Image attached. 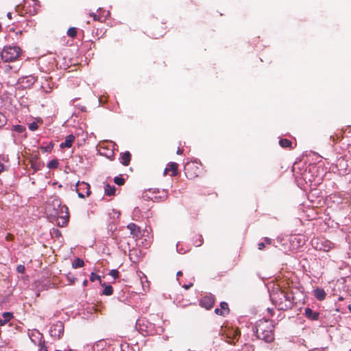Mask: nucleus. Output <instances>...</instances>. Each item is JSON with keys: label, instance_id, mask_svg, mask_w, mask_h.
Listing matches in <instances>:
<instances>
[{"label": "nucleus", "instance_id": "36", "mask_svg": "<svg viewBox=\"0 0 351 351\" xmlns=\"http://www.w3.org/2000/svg\"><path fill=\"white\" fill-rule=\"evenodd\" d=\"M264 247H265V243H264L261 242V243H259L258 244V250H263V249H264Z\"/></svg>", "mask_w": 351, "mask_h": 351}, {"label": "nucleus", "instance_id": "43", "mask_svg": "<svg viewBox=\"0 0 351 351\" xmlns=\"http://www.w3.org/2000/svg\"><path fill=\"white\" fill-rule=\"evenodd\" d=\"M176 275H177V276H180L182 275V272L181 271H179L177 272Z\"/></svg>", "mask_w": 351, "mask_h": 351}, {"label": "nucleus", "instance_id": "13", "mask_svg": "<svg viewBox=\"0 0 351 351\" xmlns=\"http://www.w3.org/2000/svg\"><path fill=\"white\" fill-rule=\"evenodd\" d=\"M75 140V136L73 134H69L66 136L64 142L60 144L61 148H69L72 146V144Z\"/></svg>", "mask_w": 351, "mask_h": 351}, {"label": "nucleus", "instance_id": "39", "mask_svg": "<svg viewBox=\"0 0 351 351\" xmlns=\"http://www.w3.org/2000/svg\"><path fill=\"white\" fill-rule=\"evenodd\" d=\"M21 8H22V5H18V6H16V11L17 12H21V13H23V11H21Z\"/></svg>", "mask_w": 351, "mask_h": 351}, {"label": "nucleus", "instance_id": "20", "mask_svg": "<svg viewBox=\"0 0 351 351\" xmlns=\"http://www.w3.org/2000/svg\"><path fill=\"white\" fill-rule=\"evenodd\" d=\"M84 265V262L82 259L80 258H76L73 263H72V267L75 269L76 268H78V267H83Z\"/></svg>", "mask_w": 351, "mask_h": 351}, {"label": "nucleus", "instance_id": "46", "mask_svg": "<svg viewBox=\"0 0 351 351\" xmlns=\"http://www.w3.org/2000/svg\"><path fill=\"white\" fill-rule=\"evenodd\" d=\"M177 251H178V252H179V253H180V254H182V252H181V250H180L178 249V244H177Z\"/></svg>", "mask_w": 351, "mask_h": 351}, {"label": "nucleus", "instance_id": "48", "mask_svg": "<svg viewBox=\"0 0 351 351\" xmlns=\"http://www.w3.org/2000/svg\"><path fill=\"white\" fill-rule=\"evenodd\" d=\"M338 300H343V298H342V297H339V298H338Z\"/></svg>", "mask_w": 351, "mask_h": 351}, {"label": "nucleus", "instance_id": "6", "mask_svg": "<svg viewBox=\"0 0 351 351\" xmlns=\"http://www.w3.org/2000/svg\"><path fill=\"white\" fill-rule=\"evenodd\" d=\"M64 328L63 322L58 321L51 326L50 335L52 337L60 339L64 334Z\"/></svg>", "mask_w": 351, "mask_h": 351}, {"label": "nucleus", "instance_id": "10", "mask_svg": "<svg viewBox=\"0 0 351 351\" xmlns=\"http://www.w3.org/2000/svg\"><path fill=\"white\" fill-rule=\"evenodd\" d=\"M127 228L130 231L131 235L134 237H138L141 234L140 228L134 223H130Z\"/></svg>", "mask_w": 351, "mask_h": 351}, {"label": "nucleus", "instance_id": "18", "mask_svg": "<svg viewBox=\"0 0 351 351\" xmlns=\"http://www.w3.org/2000/svg\"><path fill=\"white\" fill-rule=\"evenodd\" d=\"M116 187L109 184H106L104 187L105 194L108 196L114 195L115 194Z\"/></svg>", "mask_w": 351, "mask_h": 351}, {"label": "nucleus", "instance_id": "14", "mask_svg": "<svg viewBox=\"0 0 351 351\" xmlns=\"http://www.w3.org/2000/svg\"><path fill=\"white\" fill-rule=\"evenodd\" d=\"M178 164L176 162H170L168 167L164 171V175H166L168 171H171V176L177 175Z\"/></svg>", "mask_w": 351, "mask_h": 351}, {"label": "nucleus", "instance_id": "35", "mask_svg": "<svg viewBox=\"0 0 351 351\" xmlns=\"http://www.w3.org/2000/svg\"><path fill=\"white\" fill-rule=\"evenodd\" d=\"M39 351H47V348L46 346L43 343H39Z\"/></svg>", "mask_w": 351, "mask_h": 351}, {"label": "nucleus", "instance_id": "27", "mask_svg": "<svg viewBox=\"0 0 351 351\" xmlns=\"http://www.w3.org/2000/svg\"><path fill=\"white\" fill-rule=\"evenodd\" d=\"M96 280H99L100 284H101V277H100L99 276H98L97 274H96L95 273L92 272V273L90 274V280L91 282H94V281H95Z\"/></svg>", "mask_w": 351, "mask_h": 351}, {"label": "nucleus", "instance_id": "3", "mask_svg": "<svg viewBox=\"0 0 351 351\" xmlns=\"http://www.w3.org/2000/svg\"><path fill=\"white\" fill-rule=\"evenodd\" d=\"M21 52V49L19 46L6 45L1 52V58L5 62H14L19 58Z\"/></svg>", "mask_w": 351, "mask_h": 351}, {"label": "nucleus", "instance_id": "4", "mask_svg": "<svg viewBox=\"0 0 351 351\" xmlns=\"http://www.w3.org/2000/svg\"><path fill=\"white\" fill-rule=\"evenodd\" d=\"M270 330H274V326L273 322L267 319L258 320L252 328L254 334L258 339L264 332H269Z\"/></svg>", "mask_w": 351, "mask_h": 351}, {"label": "nucleus", "instance_id": "28", "mask_svg": "<svg viewBox=\"0 0 351 351\" xmlns=\"http://www.w3.org/2000/svg\"><path fill=\"white\" fill-rule=\"evenodd\" d=\"M29 130L31 131H35L38 129V124L36 122H32L28 125Z\"/></svg>", "mask_w": 351, "mask_h": 351}, {"label": "nucleus", "instance_id": "16", "mask_svg": "<svg viewBox=\"0 0 351 351\" xmlns=\"http://www.w3.org/2000/svg\"><path fill=\"white\" fill-rule=\"evenodd\" d=\"M121 162L124 166H128L131 160V154L129 152H124L121 156Z\"/></svg>", "mask_w": 351, "mask_h": 351}, {"label": "nucleus", "instance_id": "17", "mask_svg": "<svg viewBox=\"0 0 351 351\" xmlns=\"http://www.w3.org/2000/svg\"><path fill=\"white\" fill-rule=\"evenodd\" d=\"M326 292L323 289L317 288L314 290V296L318 300H323L326 297Z\"/></svg>", "mask_w": 351, "mask_h": 351}, {"label": "nucleus", "instance_id": "23", "mask_svg": "<svg viewBox=\"0 0 351 351\" xmlns=\"http://www.w3.org/2000/svg\"><path fill=\"white\" fill-rule=\"evenodd\" d=\"M59 165L58 160L56 159L51 160L47 165L49 169H56Z\"/></svg>", "mask_w": 351, "mask_h": 351}, {"label": "nucleus", "instance_id": "44", "mask_svg": "<svg viewBox=\"0 0 351 351\" xmlns=\"http://www.w3.org/2000/svg\"><path fill=\"white\" fill-rule=\"evenodd\" d=\"M87 284H88V281H87V280H84V282H83V285H84V286H86V285H87Z\"/></svg>", "mask_w": 351, "mask_h": 351}, {"label": "nucleus", "instance_id": "2", "mask_svg": "<svg viewBox=\"0 0 351 351\" xmlns=\"http://www.w3.org/2000/svg\"><path fill=\"white\" fill-rule=\"evenodd\" d=\"M53 206L54 209V215L58 217L57 224L60 227L65 226L69 218L68 208L65 205H62L58 199L53 200Z\"/></svg>", "mask_w": 351, "mask_h": 351}, {"label": "nucleus", "instance_id": "26", "mask_svg": "<svg viewBox=\"0 0 351 351\" xmlns=\"http://www.w3.org/2000/svg\"><path fill=\"white\" fill-rule=\"evenodd\" d=\"M114 182L116 184L119 186H122L125 183V180L120 176H116L114 178Z\"/></svg>", "mask_w": 351, "mask_h": 351}, {"label": "nucleus", "instance_id": "12", "mask_svg": "<svg viewBox=\"0 0 351 351\" xmlns=\"http://www.w3.org/2000/svg\"><path fill=\"white\" fill-rule=\"evenodd\" d=\"M259 339H261L266 343L272 342L274 339V330H270L269 332H264L263 335H261Z\"/></svg>", "mask_w": 351, "mask_h": 351}, {"label": "nucleus", "instance_id": "11", "mask_svg": "<svg viewBox=\"0 0 351 351\" xmlns=\"http://www.w3.org/2000/svg\"><path fill=\"white\" fill-rule=\"evenodd\" d=\"M305 316L311 320H317L319 319V313L313 311L310 308H306L304 311Z\"/></svg>", "mask_w": 351, "mask_h": 351}, {"label": "nucleus", "instance_id": "25", "mask_svg": "<svg viewBox=\"0 0 351 351\" xmlns=\"http://www.w3.org/2000/svg\"><path fill=\"white\" fill-rule=\"evenodd\" d=\"M67 34L71 38H75L77 35V29L75 27H70L67 31Z\"/></svg>", "mask_w": 351, "mask_h": 351}, {"label": "nucleus", "instance_id": "49", "mask_svg": "<svg viewBox=\"0 0 351 351\" xmlns=\"http://www.w3.org/2000/svg\"><path fill=\"white\" fill-rule=\"evenodd\" d=\"M101 10H102V9H101V8H99V9L97 10V11H98V12H100Z\"/></svg>", "mask_w": 351, "mask_h": 351}, {"label": "nucleus", "instance_id": "38", "mask_svg": "<svg viewBox=\"0 0 351 351\" xmlns=\"http://www.w3.org/2000/svg\"><path fill=\"white\" fill-rule=\"evenodd\" d=\"M264 240H265V242L267 244H271V239L270 238L265 237Z\"/></svg>", "mask_w": 351, "mask_h": 351}, {"label": "nucleus", "instance_id": "34", "mask_svg": "<svg viewBox=\"0 0 351 351\" xmlns=\"http://www.w3.org/2000/svg\"><path fill=\"white\" fill-rule=\"evenodd\" d=\"M193 164H186L184 167L185 173L188 175L189 173V169Z\"/></svg>", "mask_w": 351, "mask_h": 351}, {"label": "nucleus", "instance_id": "9", "mask_svg": "<svg viewBox=\"0 0 351 351\" xmlns=\"http://www.w3.org/2000/svg\"><path fill=\"white\" fill-rule=\"evenodd\" d=\"M215 313L217 315H219L221 316H226L230 313V309L228 308V303L226 302H221L220 303V308H216L215 309Z\"/></svg>", "mask_w": 351, "mask_h": 351}, {"label": "nucleus", "instance_id": "37", "mask_svg": "<svg viewBox=\"0 0 351 351\" xmlns=\"http://www.w3.org/2000/svg\"><path fill=\"white\" fill-rule=\"evenodd\" d=\"M192 286H193V283H189V284H188V285H183V287H184L185 289H190Z\"/></svg>", "mask_w": 351, "mask_h": 351}, {"label": "nucleus", "instance_id": "1", "mask_svg": "<svg viewBox=\"0 0 351 351\" xmlns=\"http://www.w3.org/2000/svg\"><path fill=\"white\" fill-rule=\"evenodd\" d=\"M270 299L272 303L277 306L279 310L282 311L291 309L295 302V298L293 293L280 289L273 291L272 293H270Z\"/></svg>", "mask_w": 351, "mask_h": 351}, {"label": "nucleus", "instance_id": "47", "mask_svg": "<svg viewBox=\"0 0 351 351\" xmlns=\"http://www.w3.org/2000/svg\"><path fill=\"white\" fill-rule=\"evenodd\" d=\"M267 311H268L269 313H271V312L273 311V310H272L271 308H267Z\"/></svg>", "mask_w": 351, "mask_h": 351}, {"label": "nucleus", "instance_id": "29", "mask_svg": "<svg viewBox=\"0 0 351 351\" xmlns=\"http://www.w3.org/2000/svg\"><path fill=\"white\" fill-rule=\"evenodd\" d=\"M109 274L112 276L114 279L119 277V272L117 269H112Z\"/></svg>", "mask_w": 351, "mask_h": 351}, {"label": "nucleus", "instance_id": "22", "mask_svg": "<svg viewBox=\"0 0 351 351\" xmlns=\"http://www.w3.org/2000/svg\"><path fill=\"white\" fill-rule=\"evenodd\" d=\"M12 130L17 133L21 134L25 131V127L21 125H13Z\"/></svg>", "mask_w": 351, "mask_h": 351}, {"label": "nucleus", "instance_id": "32", "mask_svg": "<svg viewBox=\"0 0 351 351\" xmlns=\"http://www.w3.org/2000/svg\"><path fill=\"white\" fill-rule=\"evenodd\" d=\"M6 121L5 117L0 112V126L3 125Z\"/></svg>", "mask_w": 351, "mask_h": 351}, {"label": "nucleus", "instance_id": "53", "mask_svg": "<svg viewBox=\"0 0 351 351\" xmlns=\"http://www.w3.org/2000/svg\"><path fill=\"white\" fill-rule=\"evenodd\" d=\"M38 336H41V334L38 332Z\"/></svg>", "mask_w": 351, "mask_h": 351}, {"label": "nucleus", "instance_id": "19", "mask_svg": "<svg viewBox=\"0 0 351 351\" xmlns=\"http://www.w3.org/2000/svg\"><path fill=\"white\" fill-rule=\"evenodd\" d=\"M101 286H104V289L102 293L105 295H111L113 293V288L111 285H106L105 283L101 284Z\"/></svg>", "mask_w": 351, "mask_h": 351}, {"label": "nucleus", "instance_id": "45", "mask_svg": "<svg viewBox=\"0 0 351 351\" xmlns=\"http://www.w3.org/2000/svg\"><path fill=\"white\" fill-rule=\"evenodd\" d=\"M56 236H58L60 234V232L58 230H56Z\"/></svg>", "mask_w": 351, "mask_h": 351}, {"label": "nucleus", "instance_id": "54", "mask_svg": "<svg viewBox=\"0 0 351 351\" xmlns=\"http://www.w3.org/2000/svg\"><path fill=\"white\" fill-rule=\"evenodd\" d=\"M349 351H351V349Z\"/></svg>", "mask_w": 351, "mask_h": 351}, {"label": "nucleus", "instance_id": "8", "mask_svg": "<svg viewBox=\"0 0 351 351\" xmlns=\"http://www.w3.org/2000/svg\"><path fill=\"white\" fill-rule=\"evenodd\" d=\"M214 303L215 297L212 294L206 295L199 300V305L207 310L212 308Z\"/></svg>", "mask_w": 351, "mask_h": 351}, {"label": "nucleus", "instance_id": "24", "mask_svg": "<svg viewBox=\"0 0 351 351\" xmlns=\"http://www.w3.org/2000/svg\"><path fill=\"white\" fill-rule=\"evenodd\" d=\"M24 80H26V84L28 86L33 85L36 81V79L34 76L25 77Z\"/></svg>", "mask_w": 351, "mask_h": 351}, {"label": "nucleus", "instance_id": "51", "mask_svg": "<svg viewBox=\"0 0 351 351\" xmlns=\"http://www.w3.org/2000/svg\"><path fill=\"white\" fill-rule=\"evenodd\" d=\"M330 249L332 248V245H333V243H332L331 242L330 243Z\"/></svg>", "mask_w": 351, "mask_h": 351}, {"label": "nucleus", "instance_id": "21", "mask_svg": "<svg viewBox=\"0 0 351 351\" xmlns=\"http://www.w3.org/2000/svg\"><path fill=\"white\" fill-rule=\"evenodd\" d=\"M279 144L282 147L287 148L291 146V141L287 138H282L279 141Z\"/></svg>", "mask_w": 351, "mask_h": 351}, {"label": "nucleus", "instance_id": "33", "mask_svg": "<svg viewBox=\"0 0 351 351\" xmlns=\"http://www.w3.org/2000/svg\"><path fill=\"white\" fill-rule=\"evenodd\" d=\"M203 243V238H202V235H199V239L197 241H195V245L197 246V247H199L202 245Z\"/></svg>", "mask_w": 351, "mask_h": 351}, {"label": "nucleus", "instance_id": "50", "mask_svg": "<svg viewBox=\"0 0 351 351\" xmlns=\"http://www.w3.org/2000/svg\"><path fill=\"white\" fill-rule=\"evenodd\" d=\"M329 250L328 249H324V251H326V252H328Z\"/></svg>", "mask_w": 351, "mask_h": 351}, {"label": "nucleus", "instance_id": "5", "mask_svg": "<svg viewBox=\"0 0 351 351\" xmlns=\"http://www.w3.org/2000/svg\"><path fill=\"white\" fill-rule=\"evenodd\" d=\"M22 8L25 14L34 15L38 12L39 5L36 0H24Z\"/></svg>", "mask_w": 351, "mask_h": 351}, {"label": "nucleus", "instance_id": "7", "mask_svg": "<svg viewBox=\"0 0 351 351\" xmlns=\"http://www.w3.org/2000/svg\"><path fill=\"white\" fill-rule=\"evenodd\" d=\"M77 191L78 194V197L80 198H84L85 197H88L90 194V185L84 182L77 183Z\"/></svg>", "mask_w": 351, "mask_h": 351}, {"label": "nucleus", "instance_id": "41", "mask_svg": "<svg viewBox=\"0 0 351 351\" xmlns=\"http://www.w3.org/2000/svg\"><path fill=\"white\" fill-rule=\"evenodd\" d=\"M7 16H8V18L9 19H12V13L11 12H8Z\"/></svg>", "mask_w": 351, "mask_h": 351}, {"label": "nucleus", "instance_id": "42", "mask_svg": "<svg viewBox=\"0 0 351 351\" xmlns=\"http://www.w3.org/2000/svg\"><path fill=\"white\" fill-rule=\"evenodd\" d=\"M182 149L178 148V151H177V154H182Z\"/></svg>", "mask_w": 351, "mask_h": 351}, {"label": "nucleus", "instance_id": "52", "mask_svg": "<svg viewBox=\"0 0 351 351\" xmlns=\"http://www.w3.org/2000/svg\"><path fill=\"white\" fill-rule=\"evenodd\" d=\"M189 176H190L191 178H193V177H194L195 176H193V175H189Z\"/></svg>", "mask_w": 351, "mask_h": 351}, {"label": "nucleus", "instance_id": "15", "mask_svg": "<svg viewBox=\"0 0 351 351\" xmlns=\"http://www.w3.org/2000/svg\"><path fill=\"white\" fill-rule=\"evenodd\" d=\"M13 317L12 313L5 312L2 314V319H0V326L5 325Z\"/></svg>", "mask_w": 351, "mask_h": 351}, {"label": "nucleus", "instance_id": "31", "mask_svg": "<svg viewBox=\"0 0 351 351\" xmlns=\"http://www.w3.org/2000/svg\"><path fill=\"white\" fill-rule=\"evenodd\" d=\"M16 271L20 274H23L25 271V267L23 265H19L16 267Z\"/></svg>", "mask_w": 351, "mask_h": 351}, {"label": "nucleus", "instance_id": "30", "mask_svg": "<svg viewBox=\"0 0 351 351\" xmlns=\"http://www.w3.org/2000/svg\"><path fill=\"white\" fill-rule=\"evenodd\" d=\"M90 15L93 17V20L95 21H101V17L100 16V14H96L93 12V13H90Z\"/></svg>", "mask_w": 351, "mask_h": 351}, {"label": "nucleus", "instance_id": "40", "mask_svg": "<svg viewBox=\"0 0 351 351\" xmlns=\"http://www.w3.org/2000/svg\"><path fill=\"white\" fill-rule=\"evenodd\" d=\"M51 147H42L41 149L44 151V152H47L49 150H50Z\"/></svg>", "mask_w": 351, "mask_h": 351}]
</instances>
